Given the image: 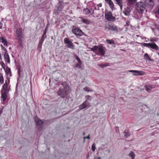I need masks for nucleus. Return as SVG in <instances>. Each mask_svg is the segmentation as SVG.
Instances as JSON below:
<instances>
[{
	"mask_svg": "<svg viewBox=\"0 0 159 159\" xmlns=\"http://www.w3.org/2000/svg\"><path fill=\"white\" fill-rule=\"evenodd\" d=\"M63 88L61 87L57 91V94L62 98H65L67 96V91L69 90V86L65 82L61 84Z\"/></svg>",
	"mask_w": 159,
	"mask_h": 159,
	"instance_id": "1",
	"label": "nucleus"
},
{
	"mask_svg": "<svg viewBox=\"0 0 159 159\" xmlns=\"http://www.w3.org/2000/svg\"><path fill=\"white\" fill-rule=\"evenodd\" d=\"M136 9L139 13H141L145 9V5L142 2H138L136 4Z\"/></svg>",
	"mask_w": 159,
	"mask_h": 159,
	"instance_id": "2",
	"label": "nucleus"
},
{
	"mask_svg": "<svg viewBox=\"0 0 159 159\" xmlns=\"http://www.w3.org/2000/svg\"><path fill=\"white\" fill-rule=\"evenodd\" d=\"M23 36L24 34L22 29L21 28L17 29L16 31V36L17 39L20 41L23 38Z\"/></svg>",
	"mask_w": 159,
	"mask_h": 159,
	"instance_id": "3",
	"label": "nucleus"
},
{
	"mask_svg": "<svg viewBox=\"0 0 159 159\" xmlns=\"http://www.w3.org/2000/svg\"><path fill=\"white\" fill-rule=\"evenodd\" d=\"M90 106L91 103L88 102V99H86L79 106V110H81L86 107L89 108Z\"/></svg>",
	"mask_w": 159,
	"mask_h": 159,
	"instance_id": "4",
	"label": "nucleus"
},
{
	"mask_svg": "<svg viewBox=\"0 0 159 159\" xmlns=\"http://www.w3.org/2000/svg\"><path fill=\"white\" fill-rule=\"evenodd\" d=\"M10 82V80L9 78H7V79L5 81V84L2 86V90L4 91L8 92L9 91L10 86L8 87V84Z\"/></svg>",
	"mask_w": 159,
	"mask_h": 159,
	"instance_id": "5",
	"label": "nucleus"
},
{
	"mask_svg": "<svg viewBox=\"0 0 159 159\" xmlns=\"http://www.w3.org/2000/svg\"><path fill=\"white\" fill-rule=\"evenodd\" d=\"M105 18L108 20L112 21L114 20L115 18L112 16V14L111 12L105 13Z\"/></svg>",
	"mask_w": 159,
	"mask_h": 159,
	"instance_id": "6",
	"label": "nucleus"
},
{
	"mask_svg": "<svg viewBox=\"0 0 159 159\" xmlns=\"http://www.w3.org/2000/svg\"><path fill=\"white\" fill-rule=\"evenodd\" d=\"M64 42L67 44V47L68 48H70L72 49L74 48V46L72 43L70 41L69 39L66 38L64 40Z\"/></svg>",
	"mask_w": 159,
	"mask_h": 159,
	"instance_id": "7",
	"label": "nucleus"
},
{
	"mask_svg": "<svg viewBox=\"0 0 159 159\" xmlns=\"http://www.w3.org/2000/svg\"><path fill=\"white\" fill-rule=\"evenodd\" d=\"M129 71L132 73L133 75L134 76L143 75L145 74V73L143 71L141 70H130Z\"/></svg>",
	"mask_w": 159,
	"mask_h": 159,
	"instance_id": "8",
	"label": "nucleus"
},
{
	"mask_svg": "<svg viewBox=\"0 0 159 159\" xmlns=\"http://www.w3.org/2000/svg\"><path fill=\"white\" fill-rule=\"evenodd\" d=\"M102 12L101 10L98 9H96L94 11L93 10L92 14H93V16L98 17L102 14Z\"/></svg>",
	"mask_w": 159,
	"mask_h": 159,
	"instance_id": "9",
	"label": "nucleus"
},
{
	"mask_svg": "<svg viewBox=\"0 0 159 159\" xmlns=\"http://www.w3.org/2000/svg\"><path fill=\"white\" fill-rule=\"evenodd\" d=\"M144 3L145 6L150 8L154 6V2L153 0H145Z\"/></svg>",
	"mask_w": 159,
	"mask_h": 159,
	"instance_id": "10",
	"label": "nucleus"
},
{
	"mask_svg": "<svg viewBox=\"0 0 159 159\" xmlns=\"http://www.w3.org/2000/svg\"><path fill=\"white\" fill-rule=\"evenodd\" d=\"M72 32L76 35L81 36L83 34V32L78 29H74L72 30Z\"/></svg>",
	"mask_w": 159,
	"mask_h": 159,
	"instance_id": "11",
	"label": "nucleus"
},
{
	"mask_svg": "<svg viewBox=\"0 0 159 159\" xmlns=\"http://www.w3.org/2000/svg\"><path fill=\"white\" fill-rule=\"evenodd\" d=\"M98 49L99 52L102 55H103L105 52L106 49L102 46H98Z\"/></svg>",
	"mask_w": 159,
	"mask_h": 159,
	"instance_id": "12",
	"label": "nucleus"
},
{
	"mask_svg": "<svg viewBox=\"0 0 159 159\" xmlns=\"http://www.w3.org/2000/svg\"><path fill=\"white\" fill-rule=\"evenodd\" d=\"M4 57L5 62L9 64L10 63V60L7 51L5 52L4 54Z\"/></svg>",
	"mask_w": 159,
	"mask_h": 159,
	"instance_id": "13",
	"label": "nucleus"
},
{
	"mask_svg": "<svg viewBox=\"0 0 159 159\" xmlns=\"http://www.w3.org/2000/svg\"><path fill=\"white\" fill-rule=\"evenodd\" d=\"M8 92H6L5 91H4L3 90H2L1 93H2V99L3 101L4 102L5 101L6 98L7 97V93Z\"/></svg>",
	"mask_w": 159,
	"mask_h": 159,
	"instance_id": "14",
	"label": "nucleus"
},
{
	"mask_svg": "<svg viewBox=\"0 0 159 159\" xmlns=\"http://www.w3.org/2000/svg\"><path fill=\"white\" fill-rule=\"evenodd\" d=\"M5 72L7 75V78H8V77H9L11 75L10 68L7 66L5 70Z\"/></svg>",
	"mask_w": 159,
	"mask_h": 159,
	"instance_id": "15",
	"label": "nucleus"
},
{
	"mask_svg": "<svg viewBox=\"0 0 159 159\" xmlns=\"http://www.w3.org/2000/svg\"><path fill=\"white\" fill-rule=\"evenodd\" d=\"M36 124L39 129L42 127L43 124V122L37 119L36 120Z\"/></svg>",
	"mask_w": 159,
	"mask_h": 159,
	"instance_id": "16",
	"label": "nucleus"
},
{
	"mask_svg": "<svg viewBox=\"0 0 159 159\" xmlns=\"http://www.w3.org/2000/svg\"><path fill=\"white\" fill-rule=\"evenodd\" d=\"M107 4L109 6L110 8L113 10L114 8V5L113 2L111 0H105Z\"/></svg>",
	"mask_w": 159,
	"mask_h": 159,
	"instance_id": "17",
	"label": "nucleus"
},
{
	"mask_svg": "<svg viewBox=\"0 0 159 159\" xmlns=\"http://www.w3.org/2000/svg\"><path fill=\"white\" fill-rule=\"evenodd\" d=\"M93 10L91 8H86L84 10V11L86 14H92Z\"/></svg>",
	"mask_w": 159,
	"mask_h": 159,
	"instance_id": "18",
	"label": "nucleus"
},
{
	"mask_svg": "<svg viewBox=\"0 0 159 159\" xmlns=\"http://www.w3.org/2000/svg\"><path fill=\"white\" fill-rule=\"evenodd\" d=\"M150 48L156 50H158L159 49L158 46L155 43H151Z\"/></svg>",
	"mask_w": 159,
	"mask_h": 159,
	"instance_id": "19",
	"label": "nucleus"
},
{
	"mask_svg": "<svg viewBox=\"0 0 159 159\" xmlns=\"http://www.w3.org/2000/svg\"><path fill=\"white\" fill-rule=\"evenodd\" d=\"M60 76L61 75L59 74H54L53 78L56 81H59Z\"/></svg>",
	"mask_w": 159,
	"mask_h": 159,
	"instance_id": "20",
	"label": "nucleus"
},
{
	"mask_svg": "<svg viewBox=\"0 0 159 159\" xmlns=\"http://www.w3.org/2000/svg\"><path fill=\"white\" fill-rule=\"evenodd\" d=\"M144 87L145 88L146 90L148 92H149L151 89L153 88L151 85L145 86Z\"/></svg>",
	"mask_w": 159,
	"mask_h": 159,
	"instance_id": "21",
	"label": "nucleus"
},
{
	"mask_svg": "<svg viewBox=\"0 0 159 159\" xmlns=\"http://www.w3.org/2000/svg\"><path fill=\"white\" fill-rule=\"evenodd\" d=\"M98 66L101 67L102 68H103L104 67H106L107 66H109V64L108 63H106L103 64H99L98 65Z\"/></svg>",
	"mask_w": 159,
	"mask_h": 159,
	"instance_id": "22",
	"label": "nucleus"
},
{
	"mask_svg": "<svg viewBox=\"0 0 159 159\" xmlns=\"http://www.w3.org/2000/svg\"><path fill=\"white\" fill-rule=\"evenodd\" d=\"M128 5H130L135 3L136 2V0H127Z\"/></svg>",
	"mask_w": 159,
	"mask_h": 159,
	"instance_id": "23",
	"label": "nucleus"
},
{
	"mask_svg": "<svg viewBox=\"0 0 159 159\" xmlns=\"http://www.w3.org/2000/svg\"><path fill=\"white\" fill-rule=\"evenodd\" d=\"M2 42L3 43L4 46H7V42L6 40V39L5 37H2Z\"/></svg>",
	"mask_w": 159,
	"mask_h": 159,
	"instance_id": "24",
	"label": "nucleus"
},
{
	"mask_svg": "<svg viewBox=\"0 0 159 159\" xmlns=\"http://www.w3.org/2000/svg\"><path fill=\"white\" fill-rule=\"evenodd\" d=\"M4 83V78L3 76L1 73H0V83L2 84Z\"/></svg>",
	"mask_w": 159,
	"mask_h": 159,
	"instance_id": "25",
	"label": "nucleus"
},
{
	"mask_svg": "<svg viewBox=\"0 0 159 159\" xmlns=\"http://www.w3.org/2000/svg\"><path fill=\"white\" fill-rule=\"evenodd\" d=\"M129 156L131 157V159H134L135 157V154L134 152L131 151L129 154Z\"/></svg>",
	"mask_w": 159,
	"mask_h": 159,
	"instance_id": "26",
	"label": "nucleus"
},
{
	"mask_svg": "<svg viewBox=\"0 0 159 159\" xmlns=\"http://www.w3.org/2000/svg\"><path fill=\"white\" fill-rule=\"evenodd\" d=\"M106 41L110 44H114V41L112 40L107 39Z\"/></svg>",
	"mask_w": 159,
	"mask_h": 159,
	"instance_id": "27",
	"label": "nucleus"
},
{
	"mask_svg": "<svg viewBox=\"0 0 159 159\" xmlns=\"http://www.w3.org/2000/svg\"><path fill=\"white\" fill-rule=\"evenodd\" d=\"M139 43L141 44L142 45H143L145 47H150L151 43Z\"/></svg>",
	"mask_w": 159,
	"mask_h": 159,
	"instance_id": "28",
	"label": "nucleus"
},
{
	"mask_svg": "<svg viewBox=\"0 0 159 159\" xmlns=\"http://www.w3.org/2000/svg\"><path fill=\"white\" fill-rule=\"evenodd\" d=\"M81 21L87 24H88L90 22V21L88 20L84 19H82L81 20Z\"/></svg>",
	"mask_w": 159,
	"mask_h": 159,
	"instance_id": "29",
	"label": "nucleus"
},
{
	"mask_svg": "<svg viewBox=\"0 0 159 159\" xmlns=\"http://www.w3.org/2000/svg\"><path fill=\"white\" fill-rule=\"evenodd\" d=\"M98 46H94L93 48H91V50L93 52H95L98 49Z\"/></svg>",
	"mask_w": 159,
	"mask_h": 159,
	"instance_id": "30",
	"label": "nucleus"
},
{
	"mask_svg": "<svg viewBox=\"0 0 159 159\" xmlns=\"http://www.w3.org/2000/svg\"><path fill=\"white\" fill-rule=\"evenodd\" d=\"M83 89L86 91L88 92H92L93 91L92 90H90L89 88L86 87L83 88Z\"/></svg>",
	"mask_w": 159,
	"mask_h": 159,
	"instance_id": "31",
	"label": "nucleus"
},
{
	"mask_svg": "<svg viewBox=\"0 0 159 159\" xmlns=\"http://www.w3.org/2000/svg\"><path fill=\"white\" fill-rule=\"evenodd\" d=\"M124 133L125 134L124 136L126 137H128L130 136L129 133L128 132V131L126 132V131L125 130L124 132Z\"/></svg>",
	"mask_w": 159,
	"mask_h": 159,
	"instance_id": "32",
	"label": "nucleus"
},
{
	"mask_svg": "<svg viewBox=\"0 0 159 159\" xmlns=\"http://www.w3.org/2000/svg\"><path fill=\"white\" fill-rule=\"evenodd\" d=\"M144 58L145 59L150 60V58L148 57V56L147 53L145 54L144 56Z\"/></svg>",
	"mask_w": 159,
	"mask_h": 159,
	"instance_id": "33",
	"label": "nucleus"
},
{
	"mask_svg": "<svg viewBox=\"0 0 159 159\" xmlns=\"http://www.w3.org/2000/svg\"><path fill=\"white\" fill-rule=\"evenodd\" d=\"M95 146H96L95 144L94 143H93L92 145V148H91L92 151L93 152L95 150V149H96Z\"/></svg>",
	"mask_w": 159,
	"mask_h": 159,
	"instance_id": "34",
	"label": "nucleus"
},
{
	"mask_svg": "<svg viewBox=\"0 0 159 159\" xmlns=\"http://www.w3.org/2000/svg\"><path fill=\"white\" fill-rule=\"evenodd\" d=\"M127 13H129L131 11V10L130 8L128 7H127L126 8H125V11Z\"/></svg>",
	"mask_w": 159,
	"mask_h": 159,
	"instance_id": "35",
	"label": "nucleus"
},
{
	"mask_svg": "<svg viewBox=\"0 0 159 159\" xmlns=\"http://www.w3.org/2000/svg\"><path fill=\"white\" fill-rule=\"evenodd\" d=\"M102 6V4L101 3H99L97 5V6L95 7L96 9H99V7H101Z\"/></svg>",
	"mask_w": 159,
	"mask_h": 159,
	"instance_id": "36",
	"label": "nucleus"
},
{
	"mask_svg": "<svg viewBox=\"0 0 159 159\" xmlns=\"http://www.w3.org/2000/svg\"><path fill=\"white\" fill-rule=\"evenodd\" d=\"M46 37L47 36L46 35V34H43L41 38V39L44 40V39L46 38Z\"/></svg>",
	"mask_w": 159,
	"mask_h": 159,
	"instance_id": "37",
	"label": "nucleus"
},
{
	"mask_svg": "<svg viewBox=\"0 0 159 159\" xmlns=\"http://www.w3.org/2000/svg\"><path fill=\"white\" fill-rule=\"evenodd\" d=\"M90 139V137H89V135H88V136H87V137H84L83 138V139H84V141H83V142L84 143L85 141V139Z\"/></svg>",
	"mask_w": 159,
	"mask_h": 159,
	"instance_id": "38",
	"label": "nucleus"
},
{
	"mask_svg": "<svg viewBox=\"0 0 159 159\" xmlns=\"http://www.w3.org/2000/svg\"><path fill=\"white\" fill-rule=\"evenodd\" d=\"M76 60L78 61L80 63H81V61H80V58L77 57V56H76Z\"/></svg>",
	"mask_w": 159,
	"mask_h": 159,
	"instance_id": "39",
	"label": "nucleus"
},
{
	"mask_svg": "<svg viewBox=\"0 0 159 159\" xmlns=\"http://www.w3.org/2000/svg\"><path fill=\"white\" fill-rule=\"evenodd\" d=\"M123 13L126 16H128L129 15V13L125 11H123Z\"/></svg>",
	"mask_w": 159,
	"mask_h": 159,
	"instance_id": "40",
	"label": "nucleus"
},
{
	"mask_svg": "<svg viewBox=\"0 0 159 159\" xmlns=\"http://www.w3.org/2000/svg\"><path fill=\"white\" fill-rule=\"evenodd\" d=\"M81 63H79L77 64L76 65V67L77 68H80L81 67Z\"/></svg>",
	"mask_w": 159,
	"mask_h": 159,
	"instance_id": "41",
	"label": "nucleus"
},
{
	"mask_svg": "<svg viewBox=\"0 0 159 159\" xmlns=\"http://www.w3.org/2000/svg\"><path fill=\"white\" fill-rule=\"evenodd\" d=\"M1 65H2V67L5 70V66H6L5 64L4 63L2 62L1 64Z\"/></svg>",
	"mask_w": 159,
	"mask_h": 159,
	"instance_id": "42",
	"label": "nucleus"
},
{
	"mask_svg": "<svg viewBox=\"0 0 159 159\" xmlns=\"http://www.w3.org/2000/svg\"><path fill=\"white\" fill-rule=\"evenodd\" d=\"M85 97H86L87 99H92V97L90 96V95H86L85 96Z\"/></svg>",
	"mask_w": 159,
	"mask_h": 159,
	"instance_id": "43",
	"label": "nucleus"
},
{
	"mask_svg": "<svg viewBox=\"0 0 159 159\" xmlns=\"http://www.w3.org/2000/svg\"><path fill=\"white\" fill-rule=\"evenodd\" d=\"M44 40H43V39H41L39 41V43L41 44H42V43L43 42Z\"/></svg>",
	"mask_w": 159,
	"mask_h": 159,
	"instance_id": "44",
	"label": "nucleus"
},
{
	"mask_svg": "<svg viewBox=\"0 0 159 159\" xmlns=\"http://www.w3.org/2000/svg\"><path fill=\"white\" fill-rule=\"evenodd\" d=\"M42 44L39 43L38 44V47L39 48H42Z\"/></svg>",
	"mask_w": 159,
	"mask_h": 159,
	"instance_id": "45",
	"label": "nucleus"
},
{
	"mask_svg": "<svg viewBox=\"0 0 159 159\" xmlns=\"http://www.w3.org/2000/svg\"><path fill=\"white\" fill-rule=\"evenodd\" d=\"M119 6L120 7V10H122V9L123 4H121Z\"/></svg>",
	"mask_w": 159,
	"mask_h": 159,
	"instance_id": "46",
	"label": "nucleus"
},
{
	"mask_svg": "<svg viewBox=\"0 0 159 159\" xmlns=\"http://www.w3.org/2000/svg\"><path fill=\"white\" fill-rule=\"evenodd\" d=\"M47 27H46L45 28V30L44 31V33L43 34H46V33H47V29H46Z\"/></svg>",
	"mask_w": 159,
	"mask_h": 159,
	"instance_id": "47",
	"label": "nucleus"
},
{
	"mask_svg": "<svg viewBox=\"0 0 159 159\" xmlns=\"http://www.w3.org/2000/svg\"><path fill=\"white\" fill-rule=\"evenodd\" d=\"M2 109H0V115L2 114Z\"/></svg>",
	"mask_w": 159,
	"mask_h": 159,
	"instance_id": "48",
	"label": "nucleus"
},
{
	"mask_svg": "<svg viewBox=\"0 0 159 159\" xmlns=\"http://www.w3.org/2000/svg\"><path fill=\"white\" fill-rule=\"evenodd\" d=\"M129 22H128V21L127 22H126V25H129Z\"/></svg>",
	"mask_w": 159,
	"mask_h": 159,
	"instance_id": "49",
	"label": "nucleus"
},
{
	"mask_svg": "<svg viewBox=\"0 0 159 159\" xmlns=\"http://www.w3.org/2000/svg\"><path fill=\"white\" fill-rule=\"evenodd\" d=\"M2 26L1 25V23L0 22V28H2Z\"/></svg>",
	"mask_w": 159,
	"mask_h": 159,
	"instance_id": "50",
	"label": "nucleus"
},
{
	"mask_svg": "<svg viewBox=\"0 0 159 159\" xmlns=\"http://www.w3.org/2000/svg\"><path fill=\"white\" fill-rule=\"evenodd\" d=\"M107 152H108V153H110V150L108 149V150H107Z\"/></svg>",
	"mask_w": 159,
	"mask_h": 159,
	"instance_id": "51",
	"label": "nucleus"
},
{
	"mask_svg": "<svg viewBox=\"0 0 159 159\" xmlns=\"http://www.w3.org/2000/svg\"><path fill=\"white\" fill-rule=\"evenodd\" d=\"M111 26H109V27H108V29H111Z\"/></svg>",
	"mask_w": 159,
	"mask_h": 159,
	"instance_id": "52",
	"label": "nucleus"
},
{
	"mask_svg": "<svg viewBox=\"0 0 159 159\" xmlns=\"http://www.w3.org/2000/svg\"><path fill=\"white\" fill-rule=\"evenodd\" d=\"M157 11L158 12V14H159V8L158 9Z\"/></svg>",
	"mask_w": 159,
	"mask_h": 159,
	"instance_id": "53",
	"label": "nucleus"
},
{
	"mask_svg": "<svg viewBox=\"0 0 159 159\" xmlns=\"http://www.w3.org/2000/svg\"><path fill=\"white\" fill-rule=\"evenodd\" d=\"M85 132H83V135H85Z\"/></svg>",
	"mask_w": 159,
	"mask_h": 159,
	"instance_id": "54",
	"label": "nucleus"
},
{
	"mask_svg": "<svg viewBox=\"0 0 159 159\" xmlns=\"http://www.w3.org/2000/svg\"><path fill=\"white\" fill-rule=\"evenodd\" d=\"M101 149V150H103V148H99V149Z\"/></svg>",
	"mask_w": 159,
	"mask_h": 159,
	"instance_id": "55",
	"label": "nucleus"
},
{
	"mask_svg": "<svg viewBox=\"0 0 159 159\" xmlns=\"http://www.w3.org/2000/svg\"><path fill=\"white\" fill-rule=\"evenodd\" d=\"M143 90V89H140V91H142Z\"/></svg>",
	"mask_w": 159,
	"mask_h": 159,
	"instance_id": "56",
	"label": "nucleus"
},
{
	"mask_svg": "<svg viewBox=\"0 0 159 159\" xmlns=\"http://www.w3.org/2000/svg\"><path fill=\"white\" fill-rule=\"evenodd\" d=\"M98 159H101V158L100 157H98Z\"/></svg>",
	"mask_w": 159,
	"mask_h": 159,
	"instance_id": "57",
	"label": "nucleus"
},
{
	"mask_svg": "<svg viewBox=\"0 0 159 159\" xmlns=\"http://www.w3.org/2000/svg\"><path fill=\"white\" fill-rule=\"evenodd\" d=\"M150 41H154V40H153V39H151V40H150Z\"/></svg>",
	"mask_w": 159,
	"mask_h": 159,
	"instance_id": "58",
	"label": "nucleus"
},
{
	"mask_svg": "<svg viewBox=\"0 0 159 159\" xmlns=\"http://www.w3.org/2000/svg\"><path fill=\"white\" fill-rule=\"evenodd\" d=\"M105 29H107V27L106 26H105Z\"/></svg>",
	"mask_w": 159,
	"mask_h": 159,
	"instance_id": "59",
	"label": "nucleus"
},
{
	"mask_svg": "<svg viewBox=\"0 0 159 159\" xmlns=\"http://www.w3.org/2000/svg\"><path fill=\"white\" fill-rule=\"evenodd\" d=\"M77 43V44H78V43L77 42H76V43Z\"/></svg>",
	"mask_w": 159,
	"mask_h": 159,
	"instance_id": "60",
	"label": "nucleus"
},
{
	"mask_svg": "<svg viewBox=\"0 0 159 159\" xmlns=\"http://www.w3.org/2000/svg\"><path fill=\"white\" fill-rule=\"evenodd\" d=\"M137 37H139V36H138V35H137Z\"/></svg>",
	"mask_w": 159,
	"mask_h": 159,
	"instance_id": "61",
	"label": "nucleus"
},
{
	"mask_svg": "<svg viewBox=\"0 0 159 159\" xmlns=\"http://www.w3.org/2000/svg\"><path fill=\"white\" fill-rule=\"evenodd\" d=\"M157 115H159L158 113L157 114Z\"/></svg>",
	"mask_w": 159,
	"mask_h": 159,
	"instance_id": "62",
	"label": "nucleus"
}]
</instances>
